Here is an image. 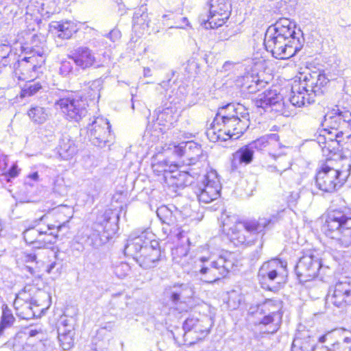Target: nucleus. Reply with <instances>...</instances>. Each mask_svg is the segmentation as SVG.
<instances>
[{"mask_svg":"<svg viewBox=\"0 0 351 351\" xmlns=\"http://www.w3.org/2000/svg\"><path fill=\"white\" fill-rule=\"evenodd\" d=\"M250 125L247 109L241 104H228L219 109L206 135L213 142L238 139Z\"/></svg>","mask_w":351,"mask_h":351,"instance_id":"nucleus-1","label":"nucleus"},{"mask_svg":"<svg viewBox=\"0 0 351 351\" xmlns=\"http://www.w3.org/2000/svg\"><path fill=\"white\" fill-rule=\"evenodd\" d=\"M295 25L287 18L278 20L265 35L264 45L277 59H288L295 55L302 43L295 32Z\"/></svg>","mask_w":351,"mask_h":351,"instance_id":"nucleus-2","label":"nucleus"},{"mask_svg":"<svg viewBox=\"0 0 351 351\" xmlns=\"http://www.w3.org/2000/svg\"><path fill=\"white\" fill-rule=\"evenodd\" d=\"M271 223V219L267 218L241 221L236 217H226L222 231L234 245H250L263 236L265 228Z\"/></svg>","mask_w":351,"mask_h":351,"instance_id":"nucleus-3","label":"nucleus"},{"mask_svg":"<svg viewBox=\"0 0 351 351\" xmlns=\"http://www.w3.org/2000/svg\"><path fill=\"white\" fill-rule=\"evenodd\" d=\"M350 171L351 156L328 158L316 175V185L324 192L332 193L344 184L350 174Z\"/></svg>","mask_w":351,"mask_h":351,"instance_id":"nucleus-4","label":"nucleus"},{"mask_svg":"<svg viewBox=\"0 0 351 351\" xmlns=\"http://www.w3.org/2000/svg\"><path fill=\"white\" fill-rule=\"evenodd\" d=\"M324 232L332 239L336 248L351 246V217L341 210H332L328 214Z\"/></svg>","mask_w":351,"mask_h":351,"instance_id":"nucleus-5","label":"nucleus"},{"mask_svg":"<svg viewBox=\"0 0 351 351\" xmlns=\"http://www.w3.org/2000/svg\"><path fill=\"white\" fill-rule=\"evenodd\" d=\"M232 256V253L226 252L217 259L212 256L201 257L199 265L200 279L206 283H213L226 276L234 265Z\"/></svg>","mask_w":351,"mask_h":351,"instance_id":"nucleus-6","label":"nucleus"},{"mask_svg":"<svg viewBox=\"0 0 351 351\" xmlns=\"http://www.w3.org/2000/svg\"><path fill=\"white\" fill-rule=\"evenodd\" d=\"M54 106L70 121H79L87 114V101L79 94L61 91Z\"/></svg>","mask_w":351,"mask_h":351,"instance_id":"nucleus-7","label":"nucleus"},{"mask_svg":"<svg viewBox=\"0 0 351 351\" xmlns=\"http://www.w3.org/2000/svg\"><path fill=\"white\" fill-rule=\"evenodd\" d=\"M47 217L46 215H43L38 219L34 220L31 224L26 226L23 232V238L27 243L34 245L35 247H47L49 245L56 243L57 234L53 231V227L49 224L42 226L41 222Z\"/></svg>","mask_w":351,"mask_h":351,"instance_id":"nucleus-8","label":"nucleus"},{"mask_svg":"<svg viewBox=\"0 0 351 351\" xmlns=\"http://www.w3.org/2000/svg\"><path fill=\"white\" fill-rule=\"evenodd\" d=\"M213 325V320L211 317L208 315H199V317H188L183 323L182 329L184 330V342L189 344L194 343L189 340L193 333H196L195 337L196 339H202L206 336Z\"/></svg>","mask_w":351,"mask_h":351,"instance_id":"nucleus-9","label":"nucleus"},{"mask_svg":"<svg viewBox=\"0 0 351 351\" xmlns=\"http://www.w3.org/2000/svg\"><path fill=\"white\" fill-rule=\"evenodd\" d=\"M257 108H261L265 110L271 108V111L280 113L285 117H290L289 107L286 108L282 96L276 89H267L258 94L252 99Z\"/></svg>","mask_w":351,"mask_h":351,"instance_id":"nucleus-10","label":"nucleus"},{"mask_svg":"<svg viewBox=\"0 0 351 351\" xmlns=\"http://www.w3.org/2000/svg\"><path fill=\"white\" fill-rule=\"evenodd\" d=\"M322 266L318 254H315V252L308 251L300 258L295 271L300 281L307 282L317 276Z\"/></svg>","mask_w":351,"mask_h":351,"instance_id":"nucleus-11","label":"nucleus"},{"mask_svg":"<svg viewBox=\"0 0 351 351\" xmlns=\"http://www.w3.org/2000/svg\"><path fill=\"white\" fill-rule=\"evenodd\" d=\"M280 137L277 134H269L263 136L250 143L254 150L267 152L274 160H278L287 154L288 147L280 143Z\"/></svg>","mask_w":351,"mask_h":351,"instance_id":"nucleus-12","label":"nucleus"},{"mask_svg":"<svg viewBox=\"0 0 351 351\" xmlns=\"http://www.w3.org/2000/svg\"><path fill=\"white\" fill-rule=\"evenodd\" d=\"M287 263L280 259H271L264 263L258 271V277L262 283H280L287 274Z\"/></svg>","mask_w":351,"mask_h":351,"instance_id":"nucleus-13","label":"nucleus"},{"mask_svg":"<svg viewBox=\"0 0 351 351\" xmlns=\"http://www.w3.org/2000/svg\"><path fill=\"white\" fill-rule=\"evenodd\" d=\"M110 125L108 120L101 117L95 120L87 127V135L89 141L95 146L104 147L110 141Z\"/></svg>","mask_w":351,"mask_h":351,"instance_id":"nucleus-14","label":"nucleus"},{"mask_svg":"<svg viewBox=\"0 0 351 351\" xmlns=\"http://www.w3.org/2000/svg\"><path fill=\"white\" fill-rule=\"evenodd\" d=\"M326 300L337 307L351 305V278L337 282L330 289Z\"/></svg>","mask_w":351,"mask_h":351,"instance_id":"nucleus-15","label":"nucleus"},{"mask_svg":"<svg viewBox=\"0 0 351 351\" xmlns=\"http://www.w3.org/2000/svg\"><path fill=\"white\" fill-rule=\"evenodd\" d=\"M221 188L220 181L216 172L208 173L197 193L199 201L208 204L217 199L219 197Z\"/></svg>","mask_w":351,"mask_h":351,"instance_id":"nucleus-16","label":"nucleus"},{"mask_svg":"<svg viewBox=\"0 0 351 351\" xmlns=\"http://www.w3.org/2000/svg\"><path fill=\"white\" fill-rule=\"evenodd\" d=\"M152 239V234L149 230L142 232L139 235H131L125 245L124 254L134 259L143 252L144 247L149 246Z\"/></svg>","mask_w":351,"mask_h":351,"instance_id":"nucleus-17","label":"nucleus"},{"mask_svg":"<svg viewBox=\"0 0 351 351\" xmlns=\"http://www.w3.org/2000/svg\"><path fill=\"white\" fill-rule=\"evenodd\" d=\"M161 252L159 243L154 240L149 246L143 248V252L134 260L143 269H149L156 267L160 261Z\"/></svg>","mask_w":351,"mask_h":351,"instance_id":"nucleus-18","label":"nucleus"},{"mask_svg":"<svg viewBox=\"0 0 351 351\" xmlns=\"http://www.w3.org/2000/svg\"><path fill=\"white\" fill-rule=\"evenodd\" d=\"M312 101H313V99L311 93L303 88V85L300 82L292 86L291 97L287 102L285 101V106H286V108L289 107L288 110L290 111V116H292L295 114V107L300 108L304 106L306 104H311Z\"/></svg>","mask_w":351,"mask_h":351,"instance_id":"nucleus-19","label":"nucleus"},{"mask_svg":"<svg viewBox=\"0 0 351 351\" xmlns=\"http://www.w3.org/2000/svg\"><path fill=\"white\" fill-rule=\"evenodd\" d=\"M308 93L319 95L324 93V88L328 82L325 74L321 71H313L304 75L303 80L300 81Z\"/></svg>","mask_w":351,"mask_h":351,"instance_id":"nucleus-20","label":"nucleus"},{"mask_svg":"<svg viewBox=\"0 0 351 351\" xmlns=\"http://www.w3.org/2000/svg\"><path fill=\"white\" fill-rule=\"evenodd\" d=\"M200 173L199 171H194L191 167H185L180 170L177 166H173V169L169 172H165V178L169 180L172 185L178 188L184 187L193 182V178Z\"/></svg>","mask_w":351,"mask_h":351,"instance_id":"nucleus-21","label":"nucleus"},{"mask_svg":"<svg viewBox=\"0 0 351 351\" xmlns=\"http://www.w3.org/2000/svg\"><path fill=\"white\" fill-rule=\"evenodd\" d=\"M67 58L71 59L75 66L82 70H86L94 66L96 58L93 51L86 46H80L75 48Z\"/></svg>","mask_w":351,"mask_h":351,"instance_id":"nucleus-22","label":"nucleus"},{"mask_svg":"<svg viewBox=\"0 0 351 351\" xmlns=\"http://www.w3.org/2000/svg\"><path fill=\"white\" fill-rule=\"evenodd\" d=\"M322 132L326 134L328 139V145L324 147V155L328 158H341V157H345L338 154L339 151L341 140L339 139L343 136L341 131L338 130H331L330 128H324Z\"/></svg>","mask_w":351,"mask_h":351,"instance_id":"nucleus-23","label":"nucleus"},{"mask_svg":"<svg viewBox=\"0 0 351 351\" xmlns=\"http://www.w3.org/2000/svg\"><path fill=\"white\" fill-rule=\"evenodd\" d=\"M73 208L66 205H59L51 209L49 212V214L56 218V223L49 224V226L53 227L51 230L55 231L57 235L59 232L66 226V224L73 216Z\"/></svg>","mask_w":351,"mask_h":351,"instance_id":"nucleus-24","label":"nucleus"},{"mask_svg":"<svg viewBox=\"0 0 351 351\" xmlns=\"http://www.w3.org/2000/svg\"><path fill=\"white\" fill-rule=\"evenodd\" d=\"M49 30L62 39H70L78 31L77 23L73 21L65 20L52 21Z\"/></svg>","mask_w":351,"mask_h":351,"instance_id":"nucleus-25","label":"nucleus"},{"mask_svg":"<svg viewBox=\"0 0 351 351\" xmlns=\"http://www.w3.org/2000/svg\"><path fill=\"white\" fill-rule=\"evenodd\" d=\"M166 293L171 300L176 304L179 302H185L186 299L192 298L194 291L189 284L182 283L170 287Z\"/></svg>","mask_w":351,"mask_h":351,"instance_id":"nucleus-26","label":"nucleus"},{"mask_svg":"<svg viewBox=\"0 0 351 351\" xmlns=\"http://www.w3.org/2000/svg\"><path fill=\"white\" fill-rule=\"evenodd\" d=\"M254 152V149L249 143L232 154L231 158L232 171H236L243 164L245 165L250 164L253 160Z\"/></svg>","mask_w":351,"mask_h":351,"instance_id":"nucleus-27","label":"nucleus"},{"mask_svg":"<svg viewBox=\"0 0 351 351\" xmlns=\"http://www.w3.org/2000/svg\"><path fill=\"white\" fill-rule=\"evenodd\" d=\"M119 216L117 213L107 210L98 219V223L103 227L104 231L108 234V237L114 234L117 230V223Z\"/></svg>","mask_w":351,"mask_h":351,"instance_id":"nucleus-28","label":"nucleus"},{"mask_svg":"<svg viewBox=\"0 0 351 351\" xmlns=\"http://www.w3.org/2000/svg\"><path fill=\"white\" fill-rule=\"evenodd\" d=\"M263 317L257 324L258 330L263 333L274 334L276 332L281 325L282 319L279 316L262 314Z\"/></svg>","mask_w":351,"mask_h":351,"instance_id":"nucleus-29","label":"nucleus"},{"mask_svg":"<svg viewBox=\"0 0 351 351\" xmlns=\"http://www.w3.org/2000/svg\"><path fill=\"white\" fill-rule=\"evenodd\" d=\"M282 304L279 300L268 299L258 306V311L261 314L279 316L280 319L282 317Z\"/></svg>","mask_w":351,"mask_h":351,"instance_id":"nucleus-30","label":"nucleus"},{"mask_svg":"<svg viewBox=\"0 0 351 351\" xmlns=\"http://www.w3.org/2000/svg\"><path fill=\"white\" fill-rule=\"evenodd\" d=\"M228 19L221 17L220 14L208 12L206 15L201 14L199 20L205 29H215L221 27Z\"/></svg>","mask_w":351,"mask_h":351,"instance_id":"nucleus-31","label":"nucleus"},{"mask_svg":"<svg viewBox=\"0 0 351 351\" xmlns=\"http://www.w3.org/2000/svg\"><path fill=\"white\" fill-rule=\"evenodd\" d=\"M77 152V149L73 141L64 137L59 143L58 153L63 160H69L73 158Z\"/></svg>","mask_w":351,"mask_h":351,"instance_id":"nucleus-32","label":"nucleus"},{"mask_svg":"<svg viewBox=\"0 0 351 351\" xmlns=\"http://www.w3.org/2000/svg\"><path fill=\"white\" fill-rule=\"evenodd\" d=\"M183 149V155H185L190 160L189 165L195 164L202 155L201 145L194 141H189L184 143V146L180 147Z\"/></svg>","mask_w":351,"mask_h":351,"instance_id":"nucleus-33","label":"nucleus"},{"mask_svg":"<svg viewBox=\"0 0 351 351\" xmlns=\"http://www.w3.org/2000/svg\"><path fill=\"white\" fill-rule=\"evenodd\" d=\"M176 121L175 112L172 108H166L159 111L157 114L156 124L164 128H169Z\"/></svg>","mask_w":351,"mask_h":351,"instance_id":"nucleus-34","label":"nucleus"},{"mask_svg":"<svg viewBox=\"0 0 351 351\" xmlns=\"http://www.w3.org/2000/svg\"><path fill=\"white\" fill-rule=\"evenodd\" d=\"M339 109L338 108H332L324 116L322 125L331 130H338L342 123V117L339 115Z\"/></svg>","mask_w":351,"mask_h":351,"instance_id":"nucleus-35","label":"nucleus"},{"mask_svg":"<svg viewBox=\"0 0 351 351\" xmlns=\"http://www.w3.org/2000/svg\"><path fill=\"white\" fill-rule=\"evenodd\" d=\"M29 119L37 124L44 123L49 118V112L43 106H32L27 112Z\"/></svg>","mask_w":351,"mask_h":351,"instance_id":"nucleus-36","label":"nucleus"},{"mask_svg":"<svg viewBox=\"0 0 351 351\" xmlns=\"http://www.w3.org/2000/svg\"><path fill=\"white\" fill-rule=\"evenodd\" d=\"M230 5L228 0H210L209 12L220 14L223 19H228Z\"/></svg>","mask_w":351,"mask_h":351,"instance_id":"nucleus-37","label":"nucleus"},{"mask_svg":"<svg viewBox=\"0 0 351 351\" xmlns=\"http://www.w3.org/2000/svg\"><path fill=\"white\" fill-rule=\"evenodd\" d=\"M32 56L29 57H25L22 60L23 62L29 63L33 70H36L38 67H40L41 64L45 62L43 57L44 51L43 49H33L32 51Z\"/></svg>","mask_w":351,"mask_h":351,"instance_id":"nucleus-38","label":"nucleus"},{"mask_svg":"<svg viewBox=\"0 0 351 351\" xmlns=\"http://www.w3.org/2000/svg\"><path fill=\"white\" fill-rule=\"evenodd\" d=\"M101 88V81L99 80H94L88 83V86L85 90V98L86 100L89 99L90 100L98 99L100 97V90Z\"/></svg>","mask_w":351,"mask_h":351,"instance_id":"nucleus-39","label":"nucleus"},{"mask_svg":"<svg viewBox=\"0 0 351 351\" xmlns=\"http://www.w3.org/2000/svg\"><path fill=\"white\" fill-rule=\"evenodd\" d=\"M149 27V20L146 12H136L133 16V28L135 30L141 29L145 30Z\"/></svg>","mask_w":351,"mask_h":351,"instance_id":"nucleus-40","label":"nucleus"},{"mask_svg":"<svg viewBox=\"0 0 351 351\" xmlns=\"http://www.w3.org/2000/svg\"><path fill=\"white\" fill-rule=\"evenodd\" d=\"M73 62L71 59L62 60L60 66V74L64 77L77 75L78 68L73 67Z\"/></svg>","mask_w":351,"mask_h":351,"instance_id":"nucleus-41","label":"nucleus"},{"mask_svg":"<svg viewBox=\"0 0 351 351\" xmlns=\"http://www.w3.org/2000/svg\"><path fill=\"white\" fill-rule=\"evenodd\" d=\"M42 88L40 82L29 81L21 89V97H26L35 95Z\"/></svg>","mask_w":351,"mask_h":351,"instance_id":"nucleus-42","label":"nucleus"},{"mask_svg":"<svg viewBox=\"0 0 351 351\" xmlns=\"http://www.w3.org/2000/svg\"><path fill=\"white\" fill-rule=\"evenodd\" d=\"M38 297V296H36L34 298H32L29 303L25 302L23 305V313L25 316L24 318L29 319L35 316L36 311L34 308L41 305L38 303V300L37 299Z\"/></svg>","mask_w":351,"mask_h":351,"instance_id":"nucleus-43","label":"nucleus"},{"mask_svg":"<svg viewBox=\"0 0 351 351\" xmlns=\"http://www.w3.org/2000/svg\"><path fill=\"white\" fill-rule=\"evenodd\" d=\"M73 321L72 318L62 319L58 328V335H75Z\"/></svg>","mask_w":351,"mask_h":351,"instance_id":"nucleus-44","label":"nucleus"},{"mask_svg":"<svg viewBox=\"0 0 351 351\" xmlns=\"http://www.w3.org/2000/svg\"><path fill=\"white\" fill-rule=\"evenodd\" d=\"M15 319L11 311L7 307L3 309L2 315L0 321V327L3 329L11 327Z\"/></svg>","mask_w":351,"mask_h":351,"instance_id":"nucleus-45","label":"nucleus"},{"mask_svg":"<svg viewBox=\"0 0 351 351\" xmlns=\"http://www.w3.org/2000/svg\"><path fill=\"white\" fill-rule=\"evenodd\" d=\"M130 271V266L124 262H121L114 266V273L119 278H124Z\"/></svg>","mask_w":351,"mask_h":351,"instance_id":"nucleus-46","label":"nucleus"},{"mask_svg":"<svg viewBox=\"0 0 351 351\" xmlns=\"http://www.w3.org/2000/svg\"><path fill=\"white\" fill-rule=\"evenodd\" d=\"M332 351H351V337H345L341 342L331 345Z\"/></svg>","mask_w":351,"mask_h":351,"instance_id":"nucleus-47","label":"nucleus"},{"mask_svg":"<svg viewBox=\"0 0 351 351\" xmlns=\"http://www.w3.org/2000/svg\"><path fill=\"white\" fill-rule=\"evenodd\" d=\"M74 335L71 334L58 335L60 345L63 350H69L73 346Z\"/></svg>","mask_w":351,"mask_h":351,"instance_id":"nucleus-48","label":"nucleus"},{"mask_svg":"<svg viewBox=\"0 0 351 351\" xmlns=\"http://www.w3.org/2000/svg\"><path fill=\"white\" fill-rule=\"evenodd\" d=\"M12 51L11 46L8 44L0 45V64L5 66L8 64V58Z\"/></svg>","mask_w":351,"mask_h":351,"instance_id":"nucleus-49","label":"nucleus"},{"mask_svg":"<svg viewBox=\"0 0 351 351\" xmlns=\"http://www.w3.org/2000/svg\"><path fill=\"white\" fill-rule=\"evenodd\" d=\"M252 84L247 86L249 93H253L259 91L261 88H265L267 84V82L261 80L258 77H252Z\"/></svg>","mask_w":351,"mask_h":351,"instance_id":"nucleus-50","label":"nucleus"},{"mask_svg":"<svg viewBox=\"0 0 351 351\" xmlns=\"http://www.w3.org/2000/svg\"><path fill=\"white\" fill-rule=\"evenodd\" d=\"M104 36L109 38L112 43H116L120 40L121 37V33L118 29L114 28L112 29L108 34L104 35Z\"/></svg>","mask_w":351,"mask_h":351,"instance_id":"nucleus-51","label":"nucleus"},{"mask_svg":"<svg viewBox=\"0 0 351 351\" xmlns=\"http://www.w3.org/2000/svg\"><path fill=\"white\" fill-rule=\"evenodd\" d=\"M19 172V169H18L17 165L14 164L11 167L8 172L5 174V176L6 177L7 180L10 181L9 178H15L18 176Z\"/></svg>","mask_w":351,"mask_h":351,"instance_id":"nucleus-52","label":"nucleus"},{"mask_svg":"<svg viewBox=\"0 0 351 351\" xmlns=\"http://www.w3.org/2000/svg\"><path fill=\"white\" fill-rule=\"evenodd\" d=\"M317 143L319 145V146L322 150V152L324 153V147L325 145H328V141L326 134L322 132L321 134H319V136L317 138Z\"/></svg>","mask_w":351,"mask_h":351,"instance_id":"nucleus-53","label":"nucleus"},{"mask_svg":"<svg viewBox=\"0 0 351 351\" xmlns=\"http://www.w3.org/2000/svg\"><path fill=\"white\" fill-rule=\"evenodd\" d=\"M307 351V348L300 346V339H294L292 343V347L291 351Z\"/></svg>","mask_w":351,"mask_h":351,"instance_id":"nucleus-54","label":"nucleus"},{"mask_svg":"<svg viewBox=\"0 0 351 351\" xmlns=\"http://www.w3.org/2000/svg\"><path fill=\"white\" fill-rule=\"evenodd\" d=\"M339 115L342 117V122L343 123L351 120V113L349 111H341L339 110Z\"/></svg>","mask_w":351,"mask_h":351,"instance_id":"nucleus-55","label":"nucleus"},{"mask_svg":"<svg viewBox=\"0 0 351 351\" xmlns=\"http://www.w3.org/2000/svg\"><path fill=\"white\" fill-rule=\"evenodd\" d=\"M311 351H332L331 347L317 345L311 348Z\"/></svg>","mask_w":351,"mask_h":351,"instance_id":"nucleus-56","label":"nucleus"},{"mask_svg":"<svg viewBox=\"0 0 351 351\" xmlns=\"http://www.w3.org/2000/svg\"><path fill=\"white\" fill-rule=\"evenodd\" d=\"M164 25L169 26L170 28H183V25L178 22H175L174 23H172L171 22H167L164 23Z\"/></svg>","mask_w":351,"mask_h":351,"instance_id":"nucleus-57","label":"nucleus"},{"mask_svg":"<svg viewBox=\"0 0 351 351\" xmlns=\"http://www.w3.org/2000/svg\"><path fill=\"white\" fill-rule=\"evenodd\" d=\"M101 44H103V40H93L92 42L90 43V45L93 47H99Z\"/></svg>","mask_w":351,"mask_h":351,"instance_id":"nucleus-58","label":"nucleus"},{"mask_svg":"<svg viewBox=\"0 0 351 351\" xmlns=\"http://www.w3.org/2000/svg\"><path fill=\"white\" fill-rule=\"evenodd\" d=\"M113 327H114V324L112 322H108L104 324V326L102 327V328L110 331V330H112Z\"/></svg>","mask_w":351,"mask_h":351,"instance_id":"nucleus-59","label":"nucleus"},{"mask_svg":"<svg viewBox=\"0 0 351 351\" xmlns=\"http://www.w3.org/2000/svg\"><path fill=\"white\" fill-rule=\"evenodd\" d=\"M143 75L144 77H150L152 76V71L149 67H145L143 69Z\"/></svg>","mask_w":351,"mask_h":351,"instance_id":"nucleus-60","label":"nucleus"},{"mask_svg":"<svg viewBox=\"0 0 351 351\" xmlns=\"http://www.w3.org/2000/svg\"><path fill=\"white\" fill-rule=\"evenodd\" d=\"M36 259V256L34 254H29L26 256L27 261H35Z\"/></svg>","mask_w":351,"mask_h":351,"instance_id":"nucleus-61","label":"nucleus"},{"mask_svg":"<svg viewBox=\"0 0 351 351\" xmlns=\"http://www.w3.org/2000/svg\"><path fill=\"white\" fill-rule=\"evenodd\" d=\"M56 265V262L51 263L47 267V273H49V274L51 273L52 270L55 268Z\"/></svg>","mask_w":351,"mask_h":351,"instance_id":"nucleus-62","label":"nucleus"},{"mask_svg":"<svg viewBox=\"0 0 351 351\" xmlns=\"http://www.w3.org/2000/svg\"><path fill=\"white\" fill-rule=\"evenodd\" d=\"M330 334L328 333V334H327L326 335H323V336L320 337L319 339V343L325 342L327 340V339L328 338V337H330Z\"/></svg>","mask_w":351,"mask_h":351,"instance_id":"nucleus-63","label":"nucleus"},{"mask_svg":"<svg viewBox=\"0 0 351 351\" xmlns=\"http://www.w3.org/2000/svg\"><path fill=\"white\" fill-rule=\"evenodd\" d=\"M39 333V331L37 330H30L29 331V337H35Z\"/></svg>","mask_w":351,"mask_h":351,"instance_id":"nucleus-64","label":"nucleus"}]
</instances>
